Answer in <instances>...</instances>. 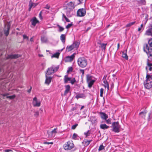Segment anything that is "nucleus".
I'll return each mask as SVG.
<instances>
[{
    "label": "nucleus",
    "mask_w": 152,
    "mask_h": 152,
    "mask_svg": "<svg viewBox=\"0 0 152 152\" xmlns=\"http://www.w3.org/2000/svg\"><path fill=\"white\" fill-rule=\"evenodd\" d=\"M143 50L146 53L149 58V59H147V66L146 67V69L147 70L148 67H151L152 66V63L149 62V61H152V48L149 47L148 45L146 44L144 45Z\"/></svg>",
    "instance_id": "f257e3e1"
},
{
    "label": "nucleus",
    "mask_w": 152,
    "mask_h": 152,
    "mask_svg": "<svg viewBox=\"0 0 152 152\" xmlns=\"http://www.w3.org/2000/svg\"><path fill=\"white\" fill-rule=\"evenodd\" d=\"M147 74L146 77V80L144 82V84L145 88L147 89H149L152 86V75H150L148 74L147 71Z\"/></svg>",
    "instance_id": "f03ea898"
},
{
    "label": "nucleus",
    "mask_w": 152,
    "mask_h": 152,
    "mask_svg": "<svg viewBox=\"0 0 152 152\" xmlns=\"http://www.w3.org/2000/svg\"><path fill=\"white\" fill-rule=\"evenodd\" d=\"M59 68V66H55L53 65L51 67L48 68L47 69L45 75H50L53 74L54 73L57 72Z\"/></svg>",
    "instance_id": "7ed1b4c3"
},
{
    "label": "nucleus",
    "mask_w": 152,
    "mask_h": 152,
    "mask_svg": "<svg viewBox=\"0 0 152 152\" xmlns=\"http://www.w3.org/2000/svg\"><path fill=\"white\" fill-rule=\"evenodd\" d=\"M77 64L80 67L84 68L87 64V59L84 57H81L78 59Z\"/></svg>",
    "instance_id": "20e7f679"
},
{
    "label": "nucleus",
    "mask_w": 152,
    "mask_h": 152,
    "mask_svg": "<svg viewBox=\"0 0 152 152\" xmlns=\"http://www.w3.org/2000/svg\"><path fill=\"white\" fill-rule=\"evenodd\" d=\"M112 126L113 131L116 133H118L120 132L121 126L118 121L113 122L112 124Z\"/></svg>",
    "instance_id": "39448f33"
},
{
    "label": "nucleus",
    "mask_w": 152,
    "mask_h": 152,
    "mask_svg": "<svg viewBox=\"0 0 152 152\" xmlns=\"http://www.w3.org/2000/svg\"><path fill=\"white\" fill-rule=\"evenodd\" d=\"M74 145L72 141H69L64 145V148L65 150H70L73 148Z\"/></svg>",
    "instance_id": "423d86ee"
},
{
    "label": "nucleus",
    "mask_w": 152,
    "mask_h": 152,
    "mask_svg": "<svg viewBox=\"0 0 152 152\" xmlns=\"http://www.w3.org/2000/svg\"><path fill=\"white\" fill-rule=\"evenodd\" d=\"M86 12L85 9H80L77 12V15L79 17H83L85 15Z\"/></svg>",
    "instance_id": "0eeeda50"
},
{
    "label": "nucleus",
    "mask_w": 152,
    "mask_h": 152,
    "mask_svg": "<svg viewBox=\"0 0 152 152\" xmlns=\"http://www.w3.org/2000/svg\"><path fill=\"white\" fill-rule=\"evenodd\" d=\"M74 53L72 54L70 56H67L64 59V60L65 62H71L75 58Z\"/></svg>",
    "instance_id": "6e6552de"
},
{
    "label": "nucleus",
    "mask_w": 152,
    "mask_h": 152,
    "mask_svg": "<svg viewBox=\"0 0 152 152\" xmlns=\"http://www.w3.org/2000/svg\"><path fill=\"white\" fill-rule=\"evenodd\" d=\"M75 3L71 1L67 4L66 9H69L70 10H72L74 9L75 7Z\"/></svg>",
    "instance_id": "1a4fd4ad"
},
{
    "label": "nucleus",
    "mask_w": 152,
    "mask_h": 152,
    "mask_svg": "<svg viewBox=\"0 0 152 152\" xmlns=\"http://www.w3.org/2000/svg\"><path fill=\"white\" fill-rule=\"evenodd\" d=\"M33 104L34 107H39L40 105V102L37 101V99L36 97H35L33 98Z\"/></svg>",
    "instance_id": "9d476101"
},
{
    "label": "nucleus",
    "mask_w": 152,
    "mask_h": 152,
    "mask_svg": "<svg viewBox=\"0 0 152 152\" xmlns=\"http://www.w3.org/2000/svg\"><path fill=\"white\" fill-rule=\"evenodd\" d=\"M48 75H45L46 79L45 81V83L49 85L51 81L52 77L50 76L48 77Z\"/></svg>",
    "instance_id": "9b49d317"
},
{
    "label": "nucleus",
    "mask_w": 152,
    "mask_h": 152,
    "mask_svg": "<svg viewBox=\"0 0 152 152\" xmlns=\"http://www.w3.org/2000/svg\"><path fill=\"white\" fill-rule=\"evenodd\" d=\"M37 3H34L32 2L31 0H30L29 1V8L28 10V11H30L31 8H32V7H35L37 5Z\"/></svg>",
    "instance_id": "f8f14e48"
},
{
    "label": "nucleus",
    "mask_w": 152,
    "mask_h": 152,
    "mask_svg": "<svg viewBox=\"0 0 152 152\" xmlns=\"http://www.w3.org/2000/svg\"><path fill=\"white\" fill-rule=\"evenodd\" d=\"M99 114L101 118L103 120H106L108 118V115L104 113L100 112Z\"/></svg>",
    "instance_id": "ddd939ff"
},
{
    "label": "nucleus",
    "mask_w": 152,
    "mask_h": 152,
    "mask_svg": "<svg viewBox=\"0 0 152 152\" xmlns=\"http://www.w3.org/2000/svg\"><path fill=\"white\" fill-rule=\"evenodd\" d=\"M10 26V24L9 23H8L6 29H4V34L6 36H7L9 34Z\"/></svg>",
    "instance_id": "4468645a"
},
{
    "label": "nucleus",
    "mask_w": 152,
    "mask_h": 152,
    "mask_svg": "<svg viewBox=\"0 0 152 152\" xmlns=\"http://www.w3.org/2000/svg\"><path fill=\"white\" fill-rule=\"evenodd\" d=\"M147 113V111L145 109L144 111H142L139 114L140 117L142 118L145 119Z\"/></svg>",
    "instance_id": "2eb2a0df"
},
{
    "label": "nucleus",
    "mask_w": 152,
    "mask_h": 152,
    "mask_svg": "<svg viewBox=\"0 0 152 152\" xmlns=\"http://www.w3.org/2000/svg\"><path fill=\"white\" fill-rule=\"evenodd\" d=\"M145 35L152 36V27L148 28L146 31Z\"/></svg>",
    "instance_id": "dca6fc26"
},
{
    "label": "nucleus",
    "mask_w": 152,
    "mask_h": 152,
    "mask_svg": "<svg viewBox=\"0 0 152 152\" xmlns=\"http://www.w3.org/2000/svg\"><path fill=\"white\" fill-rule=\"evenodd\" d=\"M30 21L31 22V24L34 26H35L37 23H39V21L36 17L31 19Z\"/></svg>",
    "instance_id": "f3484780"
},
{
    "label": "nucleus",
    "mask_w": 152,
    "mask_h": 152,
    "mask_svg": "<svg viewBox=\"0 0 152 152\" xmlns=\"http://www.w3.org/2000/svg\"><path fill=\"white\" fill-rule=\"evenodd\" d=\"M86 97V96L84 94L80 93L77 95L75 98L77 99H78L79 98L85 99Z\"/></svg>",
    "instance_id": "a211bd4d"
},
{
    "label": "nucleus",
    "mask_w": 152,
    "mask_h": 152,
    "mask_svg": "<svg viewBox=\"0 0 152 152\" xmlns=\"http://www.w3.org/2000/svg\"><path fill=\"white\" fill-rule=\"evenodd\" d=\"M65 90L64 94V96H66L68 94L70 90V86L69 85H67L65 86Z\"/></svg>",
    "instance_id": "6ab92c4d"
},
{
    "label": "nucleus",
    "mask_w": 152,
    "mask_h": 152,
    "mask_svg": "<svg viewBox=\"0 0 152 152\" xmlns=\"http://www.w3.org/2000/svg\"><path fill=\"white\" fill-rule=\"evenodd\" d=\"M9 58L15 59L20 57V55L18 54L11 55L8 56Z\"/></svg>",
    "instance_id": "aec40b11"
},
{
    "label": "nucleus",
    "mask_w": 152,
    "mask_h": 152,
    "mask_svg": "<svg viewBox=\"0 0 152 152\" xmlns=\"http://www.w3.org/2000/svg\"><path fill=\"white\" fill-rule=\"evenodd\" d=\"M75 48L73 46V45L72 44L69 46H67L66 48V51L67 52H69Z\"/></svg>",
    "instance_id": "412c9836"
},
{
    "label": "nucleus",
    "mask_w": 152,
    "mask_h": 152,
    "mask_svg": "<svg viewBox=\"0 0 152 152\" xmlns=\"http://www.w3.org/2000/svg\"><path fill=\"white\" fill-rule=\"evenodd\" d=\"M80 42L79 41H76L75 42L72 44L75 48H78L80 44Z\"/></svg>",
    "instance_id": "4be33fe9"
},
{
    "label": "nucleus",
    "mask_w": 152,
    "mask_h": 152,
    "mask_svg": "<svg viewBox=\"0 0 152 152\" xmlns=\"http://www.w3.org/2000/svg\"><path fill=\"white\" fill-rule=\"evenodd\" d=\"M95 82V80H92L88 82H87L88 84V87L90 88L92 87V86L94 84Z\"/></svg>",
    "instance_id": "5701e85b"
},
{
    "label": "nucleus",
    "mask_w": 152,
    "mask_h": 152,
    "mask_svg": "<svg viewBox=\"0 0 152 152\" xmlns=\"http://www.w3.org/2000/svg\"><path fill=\"white\" fill-rule=\"evenodd\" d=\"M60 39L61 42L64 44L65 42L66 37L65 36L64 34H62L60 36Z\"/></svg>",
    "instance_id": "b1692460"
},
{
    "label": "nucleus",
    "mask_w": 152,
    "mask_h": 152,
    "mask_svg": "<svg viewBox=\"0 0 152 152\" xmlns=\"http://www.w3.org/2000/svg\"><path fill=\"white\" fill-rule=\"evenodd\" d=\"M92 141L91 140H85L83 143L84 144V145L85 146H86L88 145Z\"/></svg>",
    "instance_id": "393cba45"
},
{
    "label": "nucleus",
    "mask_w": 152,
    "mask_h": 152,
    "mask_svg": "<svg viewBox=\"0 0 152 152\" xmlns=\"http://www.w3.org/2000/svg\"><path fill=\"white\" fill-rule=\"evenodd\" d=\"M91 121L92 124H95L97 122L95 116L91 117Z\"/></svg>",
    "instance_id": "a878e982"
},
{
    "label": "nucleus",
    "mask_w": 152,
    "mask_h": 152,
    "mask_svg": "<svg viewBox=\"0 0 152 152\" xmlns=\"http://www.w3.org/2000/svg\"><path fill=\"white\" fill-rule=\"evenodd\" d=\"M100 127L102 129H106L108 128H109V126H107L105 124H103L100 125Z\"/></svg>",
    "instance_id": "bb28decb"
},
{
    "label": "nucleus",
    "mask_w": 152,
    "mask_h": 152,
    "mask_svg": "<svg viewBox=\"0 0 152 152\" xmlns=\"http://www.w3.org/2000/svg\"><path fill=\"white\" fill-rule=\"evenodd\" d=\"M100 47H101L102 49L103 50H104V51L106 49V47L107 45V43L104 44V43H100Z\"/></svg>",
    "instance_id": "cd10ccee"
},
{
    "label": "nucleus",
    "mask_w": 152,
    "mask_h": 152,
    "mask_svg": "<svg viewBox=\"0 0 152 152\" xmlns=\"http://www.w3.org/2000/svg\"><path fill=\"white\" fill-rule=\"evenodd\" d=\"M71 10H67L66 12V15L68 17H71L72 16V14L71 13Z\"/></svg>",
    "instance_id": "c85d7f7f"
},
{
    "label": "nucleus",
    "mask_w": 152,
    "mask_h": 152,
    "mask_svg": "<svg viewBox=\"0 0 152 152\" xmlns=\"http://www.w3.org/2000/svg\"><path fill=\"white\" fill-rule=\"evenodd\" d=\"M41 40V41L43 42H46L48 41V38L45 37H42Z\"/></svg>",
    "instance_id": "c756f323"
},
{
    "label": "nucleus",
    "mask_w": 152,
    "mask_h": 152,
    "mask_svg": "<svg viewBox=\"0 0 152 152\" xmlns=\"http://www.w3.org/2000/svg\"><path fill=\"white\" fill-rule=\"evenodd\" d=\"M146 1L145 0H140L138 1V4L140 5H145Z\"/></svg>",
    "instance_id": "7c9ffc66"
},
{
    "label": "nucleus",
    "mask_w": 152,
    "mask_h": 152,
    "mask_svg": "<svg viewBox=\"0 0 152 152\" xmlns=\"http://www.w3.org/2000/svg\"><path fill=\"white\" fill-rule=\"evenodd\" d=\"M64 18L65 19L66 22H70V20L66 17V15L64 14L63 13L62 14V20L63 21L64 20Z\"/></svg>",
    "instance_id": "2f4dec72"
},
{
    "label": "nucleus",
    "mask_w": 152,
    "mask_h": 152,
    "mask_svg": "<svg viewBox=\"0 0 152 152\" xmlns=\"http://www.w3.org/2000/svg\"><path fill=\"white\" fill-rule=\"evenodd\" d=\"M60 53L58 52H57L56 53H54L51 56L52 58L53 57L58 58L59 56Z\"/></svg>",
    "instance_id": "473e14b6"
},
{
    "label": "nucleus",
    "mask_w": 152,
    "mask_h": 152,
    "mask_svg": "<svg viewBox=\"0 0 152 152\" xmlns=\"http://www.w3.org/2000/svg\"><path fill=\"white\" fill-rule=\"evenodd\" d=\"M66 76H65L64 78V82L65 83H66L69 81H70L71 78L68 77H66Z\"/></svg>",
    "instance_id": "72a5a7b5"
},
{
    "label": "nucleus",
    "mask_w": 152,
    "mask_h": 152,
    "mask_svg": "<svg viewBox=\"0 0 152 152\" xmlns=\"http://www.w3.org/2000/svg\"><path fill=\"white\" fill-rule=\"evenodd\" d=\"M92 77L90 75L88 74L86 76V80L87 82H88L90 80H92Z\"/></svg>",
    "instance_id": "f704fd0d"
},
{
    "label": "nucleus",
    "mask_w": 152,
    "mask_h": 152,
    "mask_svg": "<svg viewBox=\"0 0 152 152\" xmlns=\"http://www.w3.org/2000/svg\"><path fill=\"white\" fill-rule=\"evenodd\" d=\"M122 57L123 58H125V59L126 60H127L128 58V56H127L126 54V53H124V52H123Z\"/></svg>",
    "instance_id": "c9c22d12"
},
{
    "label": "nucleus",
    "mask_w": 152,
    "mask_h": 152,
    "mask_svg": "<svg viewBox=\"0 0 152 152\" xmlns=\"http://www.w3.org/2000/svg\"><path fill=\"white\" fill-rule=\"evenodd\" d=\"M135 23V21L131 22V23L127 24L126 26V27H130V26H132V25H134Z\"/></svg>",
    "instance_id": "e433bc0d"
},
{
    "label": "nucleus",
    "mask_w": 152,
    "mask_h": 152,
    "mask_svg": "<svg viewBox=\"0 0 152 152\" xmlns=\"http://www.w3.org/2000/svg\"><path fill=\"white\" fill-rule=\"evenodd\" d=\"M84 134L86 136V138H87L90 135V131L88 130L87 132H84Z\"/></svg>",
    "instance_id": "4c0bfd02"
},
{
    "label": "nucleus",
    "mask_w": 152,
    "mask_h": 152,
    "mask_svg": "<svg viewBox=\"0 0 152 152\" xmlns=\"http://www.w3.org/2000/svg\"><path fill=\"white\" fill-rule=\"evenodd\" d=\"M104 146L102 145H101L99 146L98 150L99 151H101L102 150H104Z\"/></svg>",
    "instance_id": "58836bf2"
},
{
    "label": "nucleus",
    "mask_w": 152,
    "mask_h": 152,
    "mask_svg": "<svg viewBox=\"0 0 152 152\" xmlns=\"http://www.w3.org/2000/svg\"><path fill=\"white\" fill-rule=\"evenodd\" d=\"M57 26L59 28V31L61 32V31H63L64 30V28H63V27L60 26L59 25H57Z\"/></svg>",
    "instance_id": "ea45409f"
},
{
    "label": "nucleus",
    "mask_w": 152,
    "mask_h": 152,
    "mask_svg": "<svg viewBox=\"0 0 152 152\" xmlns=\"http://www.w3.org/2000/svg\"><path fill=\"white\" fill-rule=\"evenodd\" d=\"M148 43L150 47H152V38L149 40Z\"/></svg>",
    "instance_id": "a19ab883"
},
{
    "label": "nucleus",
    "mask_w": 152,
    "mask_h": 152,
    "mask_svg": "<svg viewBox=\"0 0 152 152\" xmlns=\"http://www.w3.org/2000/svg\"><path fill=\"white\" fill-rule=\"evenodd\" d=\"M15 95H13L12 96H7L6 97L7 98H9L10 99H13L14 98H15Z\"/></svg>",
    "instance_id": "79ce46f5"
},
{
    "label": "nucleus",
    "mask_w": 152,
    "mask_h": 152,
    "mask_svg": "<svg viewBox=\"0 0 152 152\" xmlns=\"http://www.w3.org/2000/svg\"><path fill=\"white\" fill-rule=\"evenodd\" d=\"M104 89L103 88H101L100 89V96L102 97L103 96V93Z\"/></svg>",
    "instance_id": "37998d69"
},
{
    "label": "nucleus",
    "mask_w": 152,
    "mask_h": 152,
    "mask_svg": "<svg viewBox=\"0 0 152 152\" xmlns=\"http://www.w3.org/2000/svg\"><path fill=\"white\" fill-rule=\"evenodd\" d=\"M106 122L108 124H111V118H109L108 119L106 120Z\"/></svg>",
    "instance_id": "c03bdc74"
},
{
    "label": "nucleus",
    "mask_w": 152,
    "mask_h": 152,
    "mask_svg": "<svg viewBox=\"0 0 152 152\" xmlns=\"http://www.w3.org/2000/svg\"><path fill=\"white\" fill-rule=\"evenodd\" d=\"M73 25L72 23H71L68 24L66 26V28L67 29H68L70 28Z\"/></svg>",
    "instance_id": "a18cd8bd"
},
{
    "label": "nucleus",
    "mask_w": 152,
    "mask_h": 152,
    "mask_svg": "<svg viewBox=\"0 0 152 152\" xmlns=\"http://www.w3.org/2000/svg\"><path fill=\"white\" fill-rule=\"evenodd\" d=\"M104 86L105 88H107V91H108L109 89V84L108 83H106L104 85Z\"/></svg>",
    "instance_id": "49530a36"
},
{
    "label": "nucleus",
    "mask_w": 152,
    "mask_h": 152,
    "mask_svg": "<svg viewBox=\"0 0 152 152\" xmlns=\"http://www.w3.org/2000/svg\"><path fill=\"white\" fill-rule=\"evenodd\" d=\"M73 70V68L72 67H69L68 70H67V72H71Z\"/></svg>",
    "instance_id": "de8ad7c7"
},
{
    "label": "nucleus",
    "mask_w": 152,
    "mask_h": 152,
    "mask_svg": "<svg viewBox=\"0 0 152 152\" xmlns=\"http://www.w3.org/2000/svg\"><path fill=\"white\" fill-rule=\"evenodd\" d=\"M70 83L72 84H73L75 82L76 80L75 78H73L71 80H70Z\"/></svg>",
    "instance_id": "09e8293b"
},
{
    "label": "nucleus",
    "mask_w": 152,
    "mask_h": 152,
    "mask_svg": "<svg viewBox=\"0 0 152 152\" xmlns=\"http://www.w3.org/2000/svg\"><path fill=\"white\" fill-rule=\"evenodd\" d=\"M78 125L77 124H75L72 125V129H75L76 128V127L78 126Z\"/></svg>",
    "instance_id": "8fccbe9b"
},
{
    "label": "nucleus",
    "mask_w": 152,
    "mask_h": 152,
    "mask_svg": "<svg viewBox=\"0 0 152 152\" xmlns=\"http://www.w3.org/2000/svg\"><path fill=\"white\" fill-rule=\"evenodd\" d=\"M77 136V134H75V133H74V134H73V136H72V138L73 139H74L75 140L76 139Z\"/></svg>",
    "instance_id": "3c124183"
},
{
    "label": "nucleus",
    "mask_w": 152,
    "mask_h": 152,
    "mask_svg": "<svg viewBox=\"0 0 152 152\" xmlns=\"http://www.w3.org/2000/svg\"><path fill=\"white\" fill-rule=\"evenodd\" d=\"M42 11H41L39 14V18L41 20H42Z\"/></svg>",
    "instance_id": "603ef678"
},
{
    "label": "nucleus",
    "mask_w": 152,
    "mask_h": 152,
    "mask_svg": "<svg viewBox=\"0 0 152 152\" xmlns=\"http://www.w3.org/2000/svg\"><path fill=\"white\" fill-rule=\"evenodd\" d=\"M43 143L44 144H53V142H43Z\"/></svg>",
    "instance_id": "864d4df0"
},
{
    "label": "nucleus",
    "mask_w": 152,
    "mask_h": 152,
    "mask_svg": "<svg viewBox=\"0 0 152 152\" xmlns=\"http://www.w3.org/2000/svg\"><path fill=\"white\" fill-rule=\"evenodd\" d=\"M50 6L48 5V4H47L44 7V8L45 9H46L48 10H49L50 9Z\"/></svg>",
    "instance_id": "5fc2aeb1"
},
{
    "label": "nucleus",
    "mask_w": 152,
    "mask_h": 152,
    "mask_svg": "<svg viewBox=\"0 0 152 152\" xmlns=\"http://www.w3.org/2000/svg\"><path fill=\"white\" fill-rule=\"evenodd\" d=\"M57 128L54 129L51 131V133L52 134H55L57 133V132L56 131Z\"/></svg>",
    "instance_id": "6e6d98bb"
},
{
    "label": "nucleus",
    "mask_w": 152,
    "mask_h": 152,
    "mask_svg": "<svg viewBox=\"0 0 152 152\" xmlns=\"http://www.w3.org/2000/svg\"><path fill=\"white\" fill-rule=\"evenodd\" d=\"M143 24H142L141 25L140 27L139 28H138V31H140L142 30V27H143Z\"/></svg>",
    "instance_id": "4d7b16f0"
},
{
    "label": "nucleus",
    "mask_w": 152,
    "mask_h": 152,
    "mask_svg": "<svg viewBox=\"0 0 152 152\" xmlns=\"http://www.w3.org/2000/svg\"><path fill=\"white\" fill-rule=\"evenodd\" d=\"M80 71L81 73H82V76L84 74V71L83 69H80Z\"/></svg>",
    "instance_id": "13d9d810"
},
{
    "label": "nucleus",
    "mask_w": 152,
    "mask_h": 152,
    "mask_svg": "<svg viewBox=\"0 0 152 152\" xmlns=\"http://www.w3.org/2000/svg\"><path fill=\"white\" fill-rule=\"evenodd\" d=\"M23 37L24 39H27L28 40V37L25 35H23Z\"/></svg>",
    "instance_id": "bf43d9fd"
},
{
    "label": "nucleus",
    "mask_w": 152,
    "mask_h": 152,
    "mask_svg": "<svg viewBox=\"0 0 152 152\" xmlns=\"http://www.w3.org/2000/svg\"><path fill=\"white\" fill-rule=\"evenodd\" d=\"M31 88H32V87H31V86L30 87V88L29 89L28 91H27V92L28 93H30V92H31Z\"/></svg>",
    "instance_id": "052dcab7"
},
{
    "label": "nucleus",
    "mask_w": 152,
    "mask_h": 152,
    "mask_svg": "<svg viewBox=\"0 0 152 152\" xmlns=\"http://www.w3.org/2000/svg\"><path fill=\"white\" fill-rule=\"evenodd\" d=\"M11 151H11V150H10V149H8L5 150L4 151L5 152H9Z\"/></svg>",
    "instance_id": "680f3d73"
},
{
    "label": "nucleus",
    "mask_w": 152,
    "mask_h": 152,
    "mask_svg": "<svg viewBox=\"0 0 152 152\" xmlns=\"http://www.w3.org/2000/svg\"><path fill=\"white\" fill-rule=\"evenodd\" d=\"M39 113L38 112H35L34 114V115L35 116H37L39 115Z\"/></svg>",
    "instance_id": "e2e57ef3"
},
{
    "label": "nucleus",
    "mask_w": 152,
    "mask_h": 152,
    "mask_svg": "<svg viewBox=\"0 0 152 152\" xmlns=\"http://www.w3.org/2000/svg\"><path fill=\"white\" fill-rule=\"evenodd\" d=\"M103 83L104 84H106V83H107L108 82H107L106 80H104Z\"/></svg>",
    "instance_id": "0e129e2a"
},
{
    "label": "nucleus",
    "mask_w": 152,
    "mask_h": 152,
    "mask_svg": "<svg viewBox=\"0 0 152 152\" xmlns=\"http://www.w3.org/2000/svg\"><path fill=\"white\" fill-rule=\"evenodd\" d=\"M114 85L113 83H112L111 85V88H113L114 87Z\"/></svg>",
    "instance_id": "69168bd1"
},
{
    "label": "nucleus",
    "mask_w": 152,
    "mask_h": 152,
    "mask_svg": "<svg viewBox=\"0 0 152 152\" xmlns=\"http://www.w3.org/2000/svg\"><path fill=\"white\" fill-rule=\"evenodd\" d=\"M9 94L8 93L4 94H3V96H6L8 95Z\"/></svg>",
    "instance_id": "338daca9"
},
{
    "label": "nucleus",
    "mask_w": 152,
    "mask_h": 152,
    "mask_svg": "<svg viewBox=\"0 0 152 152\" xmlns=\"http://www.w3.org/2000/svg\"><path fill=\"white\" fill-rule=\"evenodd\" d=\"M149 67V68L148 69L149 70V71H151L152 70V67Z\"/></svg>",
    "instance_id": "774afa93"
}]
</instances>
